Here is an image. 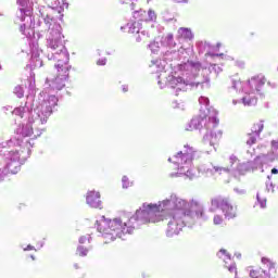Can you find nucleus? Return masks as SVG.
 I'll use <instances>...</instances> for the list:
<instances>
[{"label": "nucleus", "instance_id": "nucleus-15", "mask_svg": "<svg viewBox=\"0 0 278 278\" xmlns=\"http://www.w3.org/2000/svg\"><path fill=\"white\" fill-rule=\"evenodd\" d=\"M198 170L202 175H205V177H214V175H223V173H229V167L201 165Z\"/></svg>", "mask_w": 278, "mask_h": 278}, {"label": "nucleus", "instance_id": "nucleus-27", "mask_svg": "<svg viewBox=\"0 0 278 278\" xmlns=\"http://www.w3.org/2000/svg\"><path fill=\"white\" fill-rule=\"evenodd\" d=\"M217 257H219V260H223L225 264H228L229 262H231V254H229V252H227V250L225 249H220L217 252Z\"/></svg>", "mask_w": 278, "mask_h": 278}, {"label": "nucleus", "instance_id": "nucleus-24", "mask_svg": "<svg viewBox=\"0 0 278 278\" xmlns=\"http://www.w3.org/2000/svg\"><path fill=\"white\" fill-rule=\"evenodd\" d=\"M150 68L152 73H162V71H164V65L162 64V60L151 61Z\"/></svg>", "mask_w": 278, "mask_h": 278}, {"label": "nucleus", "instance_id": "nucleus-5", "mask_svg": "<svg viewBox=\"0 0 278 278\" xmlns=\"http://www.w3.org/2000/svg\"><path fill=\"white\" fill-rule=\"evenodd\" d=\"M199 103L201 105L200 112H203V115L193 117L186 126V131H194V129H203V125L206 129V134L203 137L204 144H210L214 151H216V142L218 138L223 136V131H214L218 127L217 112L214 109L210 108V98L201 96L199 98Z\"/></svg>", "mask_w": 278, "mask_h": 278}, {"label": "nucleus", "instance_id": "nucleus-29", "mask_svg": "<svg viewBox=\"0 0 278 278\" xmlns=\"http://www.w3.org/2000/svg\"><path fill=\"white\" fill-rule=\"evenodd\" d=\"M210 42L207 41H198V51L200 54L207 53L210 49Z\"/></svg>", "mask_w": 278, "mask_h": 278}, {"label": "nucleus", "instance_id": "nucleus-33", "mask_svg": "<svg viewBox=\"0 0 278 278\" xmlns=\"http://www.w3.org/2000/svg\"><path fill=\"white\" fill-rule=\"evenodd\" d=\"M210 73H214L216 75H220L223 73V67L217 64H211L208 67Z\"/></svg>", "mask_w": 278, "mask_h": 278}, {"label": "nucleus", "instance_id": "nucleus-57", "mask_svg": "<svg viewBox=\"0 0 278 278\" xmlns=\"http://www.w3.org/2000/svg\"><path fill=\"white\" fill-rule=\"evenodd\" d=\"M0 71H3V67L1 66V64H0Z\"/></svg>", "mask_w": 278, "mask_h": 278}, {"label": "nucleus", "instance_id": "nucleus-8", "mask_svg": "<svg viewBox=\"0 0 278 278\" xmlns=\"http://www.w3.org/2000/svg\"><path fill=\"white\" fill-rule=\"evenodd\" d=\"M197 150L189 144L185 146L184 151H179L176 155L168 157V162L174 164L178 172L170 173L169 177H186L187 179H195L197 174L192 168V160H194Z\"/></svg>", "mask_w": 278, "mask_h": 278}, {"label": "nucleus", "instance_id": "nucleus-18", "mask_svg": "<svg viewBox=\"0 0 278 278\" xmlns=\"http://www.w3.org/2000/svg\"><path fill=\"white\" fill-rule=\"evenodd\" d=\"M219 50H220V43H217L216 46H213L212 43H210V49L205 53L206 60L207 58H211L212 60H214L215 58H225L224 53H218Z\"/></svg>", "mask_w": 278, "mask_h": 278}, {"label": "nucleus", "instance_id": "nucleus-44", "mask_svg": "<svg viewBox=\"0 0 278 278\" xmlns=\"http://www.w3.org/2000/svg\"><path fill=\"white\" fill-rule=\"evenodd\" d=\"M23 251H36V248L31 244H28L26 248L23 249Z\"/></svg>", "mask_w": 278, "mask_h": 278}, {"label": "nucleus", "instance_id": "nucleus-35", "mask_svg": "<svg viewBox=\"0 0 278 278\" xmlns=\"http://www.w3.org/2000/svg\"><path fill=\"white\" fill-rule=\"evenodd\" d=\"M88 248H85L84 245H78L77 248V253L80 257H86V255H88Z\"/></svg>", "mask_w": 278, "mask_h": 278}, {"label": "nucleus", "instance_id": "nucleus-31", "mask_svg": "<svg viewBox=\"0 0 278 278\" xmlns=\"http://www.w3.org/2000/svg\"><path fill=\"white\" fill-rule=\"evenodd\" d=\"M257 138H260V135H255L254 132H249L247 144H249V147L255 144V142H257Z\"/></svg>", "mask_w": 278, "mask_h": 278}, {"label": "nucleus", "instance_id": "nucleus-52", "mask_svg": "<svg viewBox=\"0 0 278 278\" xmlns=\"http://www.w3.org/2000/svg\"><path fill=\"white\" fill-rule=\"evenodd\" d=\"M119 3H121L122 5H125V1H123V0H121Z\"/></svg>", "mask_w": 278, "mask_h": 278}, {"label": "nucleus", "instance_id": "nucleus-49", "mask_svg": "<svg viewBox=\"0 0 278 278\" xmlns=\"http://www.w3.org/2000/svg\"><path fill=\"white\" fill-rule=\"evenodd\" d=\"M136 42H142V37L140 35L136 37Z\"/></svg>", "mask_w": 278, "mask_h": 278}, {"label": "nucleus", "instance_id": "nucleus-21", "mask_svg": "<svg viewBox=\"0 0 278 278\" xmlns=\"http://www.w3.org/2000/svg\"><path fill=\"white\" fill-rule=\"evenodd\" d=\"M178 36L184 40H192L194 38V34H192V30L186 27H180L178 29Z\"/></svg>", "mask_w": 278, "mask_h": 278}, {"label": "nucleus", "instance_id": "nucleus-50", "mask_svg": "<svg viewBox=\"0 0 278 278\" xmlns=\"http://www.w3.org/2000/svg\"><path fill=\"white\" fill-rule=\"evenodd\" d=\"M278 174V169L277 168H273L271 169V175H277Z\"/></svg>", "mask_w": 278, "mask_h": 278}, {"label": "nucleus", "instance_id": "nucleus-47", "mask_svg": "<svg viewBox=\"0 0 278 278\" xmlns=\"http://www.w3.org/2000/svg\"><path fill=\"white\" fill-rule=\"evenodd\" d=\"M235 257H237V260H242V254L240 252H236Z\"/></svg>", "mask_w": 278, "mask_h": 278}, {"label": "nucleus", "instance_id": "nucleus-58", "mask_svg": "<svg viewBox=\"0 0 278 278\" xmlns=\"http://www.w3.org/2000/svg\"><path fill=\"white\" fill-rule=\"evenodd\" d=\"M267 179L270 181V176H267Z\"/></svg>", "mask_w": 278, "mask_h": 278}, {"label": "nucleus", "instance_id": "nucleus-28", "mask_svg": "<svg viewBox=\"0 0 278 278\" xmlns=\"http://www.w3.org/2000/svg\"><path fill=\"white\" fill-rule=\"evenodd\" d=\"M161 47L162 43H160L159 41H152L148 45V49H150L153 55H157V53H160Z\"/></svg>", "mask_w": 278, "mask_h": 278}, {"label": "nucleus", "instance_id": "nucleus-55", "mask_svg": "<svg viewBox=\"0 0 278 278\" xmlns=\"http://www.w3.org/2000/svg\"><path fill=\"white\" fill-rule=\"evenodd\" d=\"M174 103H176L175 108H179V104H177V102H174Z\"/></svg>", "mask_w": 278, "mask_h": 278}, {"label": "nucleus", "instance_id": "nucleus-54", "mask_svg": "<svg viewBox=\"0 0 278 278\" xmlns=\"http://www.w3.org/2000/svg\"><path fill=\"white\" fill-rule=\"evenodd\" d=\"M134 5H135L134 3L130 4L131 10H134Z\"/></svg>", "mask_w": 278, "mask_h": 278}, {"label": "nucleus", "instance_id": "nucleus-12", "mask_svg": "<svg viewBox=\"0 0 278 278\" xmlns=\"http://www.w3.org/2000/svg\"><path fill=\"white\" fill-rule=\"evenodd\" d=\"M132 16L136 22L128 23L126 26H122L121 29L123 30L127 27L128 34H140V30L142 29V24L140 22L144 21L142 16H147V11H135Z\"/></svg>", "mask_w": 278, "mask_h": 278}, {"label": "nucleus", "instance_id": "nucleus-23", "mask_svg": "<svg viewBox=\"0 0 278 278\" xmlns=\"http://www.w3.org/2000/svg\"><path fill=\"white\" fill-rule=\"evenodd\" d=\"M261 262H262V264L264 266H266V268H268V270H266V271L269 273V275L273 276V273H276V270H275V262H273L270 258L262 257Z\"/></svg>", "mask_w": 278, "mask_h": 278}, {"label": "nucleus", "instance_id": "nucleus-22", "mask_svg": "<svg viewBox=\"0 0 278 278\" xmlns=\"http://www.w3.org/2000/svg\"><path fill=\"white\" fill-rule=\"evenodd\" d=\"M161 45L163 47H169V49H173V47H175V45H176L173 34H168L165 37H162Z\"/></svg>", "mask_w": 278, "mask_h": 278}, {"label": "nucleus", "instance_id": "nucleus-42", "mask_svg": "<svg viewBox=\"0 0 278 278\" xmlns=\"http://www.w3.org/2000/svg\"><path fill=\"white\" fill-rule=\"evenodd\" d=\"M244 61L237 60L235 61V65L238 66V68H244Z\"/></svg>", "mask_w": 278, "mask_h": 278}, {"label": "nucleus", "instance_id": "nucleus-25", "mask_svg": "<svg viewBox=\"0 0 278 278\" xmlns=\"http://www.w3.org/2000/svg\"><path fill=\"white\" fill-rule=\"evenodd\" d=\"M251 94V92H248V94L241 99L243 105H257V98Z\"/></svg>", "mask_w": 278, "mask_h": 278}, {"label": "nucleus", "instance_id": "nucleus-19", "mask_svg": "<svg viewBox=\"0 0 278 278\" xmlns=\"http://www.w3.org/2000/svg\"><path fill=\"white\" fill-rule=\"evenodd\" d=\"M248 270L252 278H275L270 275V271H267L266 269H253V267H249Z\"/></svg>", "mask_w": 278, "mask_h": 278}, {"label": "nucleus", "instance_id": "nucleus-6", "mask_svg": "<svg viewBox=\"0 0 278 278\" xmlns=\"http://www.w3.org/2000/svg\"><path fill=\"white\" fill-rule=\"evenodd\" d=\"M16 146V140H8L0 142V155L7 161L3 169L0 168V181H3L8 174L16 175L21 170V166L27 162L29 155H31V149L34 143L26 142L25 148L12 149Z\"/></svg>", "mask_w": 278, "mask_h": 278}, {"label": "nucleus", "instance_id": "nucleus-36", "mask_svg": "<svg viewBox=\"0 0 278 278\" xmlns=\"http://www.w3.org/2000/svg\"><path fill=\"white\" fill-rule=\"evenodd\" d=\"M224 220H225V219L223 218V215L216 214V215H214V217H213V223H214V225H223Z\"/></svg>", "mask_w": 278, "mask_h": 278}, {"label": "nucleus", "instance_id": "nucleus-9", "mask_svg": "<svg viewBox=\"0 0 278 278\" xmlns=\"http://www.w3.org/2000/svg\"><path fill=\"white\" fill-rule=\"evenodd\" d=\"M18 5L17 18L22 22L20 31L28 40L36 38L34 30V5H38V0H16Z\"/></svg>", "mask_w": 278, "mask_h": 278}, {"label": "nucleus", "instance_id": "nucleus-37", "mask_svg": "<svg viewBox=\"0 0 278 278\" xmlns=\"http://www.w3.org/2000/svg\"><path fill=\"white\" fill-rule=\"evenodd\" d=\"M148 18H149V21H156L157 20V15H155V11H153V10H149L148 11Z\"/></svg>", "mask_w": 278, "mask_h": 278}, {"label": "nucleus", "instance_id": "nucleus-13", "mask_svg": "<svg viewBox=\"0 0 278 278\" xmlns=\"http://www.w3.org/2000/svg\"><path fill=\"white\" fill-rule=\"evenodd\" d=\"M68 79V72L64 73L61 72L58 73L56 77L54 78H47L46 85L49 86L50 90L53 92H59V90H62L66 86V80Z\"/></svg>", "mask_w": 278, "mask_h": 278}, {"label": "nucleus", "instance_id": "nucleus-1", "mask_svg": "<svg viewBox=\"0 0 278 278\" xmlns=\"http://www.w3.org/2000/svg\"><path fill=\"white\" fill-rule=\"evenodd\" d=\"M191 207H195L198 220H207L203 202L194 199L188 201L177 193H172L159 203H143L134 215L125 213L114 219H106L105 216H101L96 225L99 233L105 240V244H110L116 238L125 240V236H131L140 225L160 223L164 218H168L166 236L173 238V236H179L184 227L194 225Z\"/></svg>", "mask_w": 278, "mask_h": 278}, {"label": "nucleus", "instance_id": "nucleus-26", "mask_svg": "<svg viewBox=\"0 0 278 278\" xmlns=\"http://www.w3.org/2000/svg\"><path fill=\"white\" fill-rule=\"evenodd\" d=\"M264 131V121H258L257 123L253 124L251 128V134H254L255 136H260Z\"/></svg>", "mask_w": 278, "mask_h": 278}, {"label": "nucleus", "instance_id": "nucleus-51", "mask_svg": "<svg viewBox=\"0 0 278 278\" xmlns=\"http://www.w3.org/2000/svg\"><path fill=\"white\" fill-rule=\"evenodd\" d=\"M232 103H233V105H237V104H238V101H237V100H233Z\"/></svg>", "mask_w": 278, "mask_h": 278}, {"label": "nucleus", "instance_id": "nucleus-32", "mask_svg": "<svg viewBox=\"0 0 278 278\" xmlns=\"http://www.w3.org/2000/svg\"><path fill=\"white\" fill-rule=\"evenodd\" d=\"M131 186H134V182L129 180V177L123 176L122 188H124V190H127V188H131Z\"/></svg>", "mask_w": 278, "mask_h": 278}, {"label": "nucleus", "instance_id": "nucleus-16", "mask_svg": "<svg viewBox=\"0 0 278 278\" xmlns=\"http://www.w3.org/2000/svg\"><path fill=\"white\" fill-rule=\"evenodd\" d=\"M86 203L89 207H93L94 210H103L101 193L98 191H88L86 195Z\"/></svg>", "mask_w": 278, "mask_h": 278}, {"label": "nucleus", "instance_id": "nucleus-17", "mask_svg": "<svg viewBox=\"0 0 278 278\" xmlns=\"http://www.w3.org/2000/svg\"><path fill=\"white\" fill-rule=\"evenodd\" d=\"M30 45V68H41L42 59H40V50L38 49V43L29 42Z\"/></svg>", "mask_w": 278, "mask_h": 278}, {"label": "nucleus", "instance_id": "nucleus-38", "mask_svg": "<svg viewBox=\"0 0 278 278\" xmlns=\"http://www.w3.org/2000/svg\"><path fill=\"white\" fill-rule=\"evenodd\" d=\"M267 192H275V185L271 181L266 182Z\"/></svg>", "mask_w": 278, "mask_h": 278}, {"label": "nucleus", "instance_id": "nucleus-45", "mask_svg": "<svg viewBox=\"0 0 278 278\" xmlns=\"http://www.w3.org/2000/svg\"><path fill=\"white\" fill-rule=\"evenodd\" d=\"M122 90H123V92H129V86L123 85Z\"/></svg>", "mask_w": 278, "mask_h": 278}, {"label": "nucleus", "instance_id": "nucleus-39", "mask_svg": "<svg viewBox=\"0 0 278 278\" xmlns=\"http://www.w3.org/2000/svg\"><path fill=\"white\" fill-rule=\"evenodd\" d=\"M108 64V59L102 58L97 61L98 66H105Z\"/></svg>", "mask_w": 278, "mask_h": 278}, {"label": "nucleus", "instance_id": "nucleus-10", "mask_svg": "<svg viewBox=\"0 0 278 278\" xmlns=\"http://www.w3.org/2000/svg\"><path fill=\"white\" fill-rule=\"evenodd\" d=\"M217 210H220L226 220H233V218H238V206L233 205L229 198H225V197L213 198L211 200V206L208 207V212L214 213Z\"/></svg>", "mask_w": 278, "mask_h": 278}, {"label": "nucleus", "instance_id": "nucleus-30", "mask_svg": "<svg viewBox=\"0 0 278 278\" xmlns=\"http://www.w3.org/2000/svg\"><path fill=\"white\" fill-rule=\"evenodd\" d=\"M13 94H15L17 99H23L25 97V89L23 88V86L17 85L13 89Z\"/></svg>", "mask_w": 278, "mask_h": 278}, {"label": "nucleus", "instance_id": "nucleus-43", "mask_svg": "<svg viewBox=\"0 0 278 278\" xmlns=\"http://www.w3.org/2000/svg\"><path fill=\"white\" fill-rule=\"evenodd\" d=\"M233 190L237 194H247V190L244 189L235 188Z\"/></svg>", "mask_w": 278, "mask_h": 278}, {"label": "nucleus", "instance_id": "nucleus-48", "mask_svg": "<svg viewBox=\"0 0 278 278\" xmlns=\"http://www.w3.org/2000/svg\"><path fill=\"white\" fill-rule=\"evenodd\" d=\"M140 34L141 36H147V38H149V33L147 30H142Z\"/></svg>", "mask_w": 278, "mask_h": 278}, {"label": "nucleus", "instance_id": "nucleus-7", "mask_svg": "<svg viewBox=\"0 0 278 278\" xmlns=\"http://www.w3.org/2000/svg\"><path fill=\"white\" fill-rule=\"evenodd\" d=\"M275 160H278V141L273 140L271 152L267 154H261L253 161L240 163L238 156L233 154L230 155V168H228V173H232L235 177L247 175V173H251V170H261L264 173V168H268V166H270Z\"/></svg>", "mask_w": 278, "mask_h": 278}, {"label": "nucleus", "instance_id": "nucleus-2", "mask_svg": "<svg viewBox=\"0 0 278 278\" xmlns=\"http://www.w3.org/2000/svg\"><path fill=\"white\" fill-rule=\"evenodd\" d=\"M62 7H45V5H35L39 12L40 20L38 21V27L49 31L47 36V47L53 51L51 54H48V60H54L56 62L54 67L56 73L62 75V73H70L72 66L68 64L71 62V54L64 46V35L62 34V25L58 21L64 18V8L68 10V2L62 0Z\"/></svg>", "mask_w": 278, "mask_h": 278}, {"label": "nucleus", "instance_id": "nucleus-20", "mask_svg": "<svg viewBox=\"0 0 278 278\" xmlns=\"http://www.w3.org/2000/svg\"><path fill=\"white\" fill-rule=\"evenodd\" d=\"M231 84H232L233 90H237L239 92H244L245 94H248L249 88L247 87V83L240 81L238 79L237 80L232 79Z\"/></svg>", "mask_w": 278, "mask_h": 278}, {"label": "nucleus", "instance_id": "nucleus-11", "mask_svg": "<svg viewBox=\"0 0 278 278\" xmlns=\"http://www.w3.org/2000/svg\"><path fill=\"white\" fill-rule=\"evenodd\" d=\"M26 117H28V122L24 125H22L20 128H17V134L20 136H22L23 138H30V140H26L24 142V147H20L21 149H25V147H27V142H30L34 147V142H31L33 140H36V138H40V136H42V128H37L36 127H40V125H36L34 122L36 121V118H34L31 115H27ZM35 127V130H34Z\"/></svg>", "mask_w": 278, "mask_h": 278}, {"label": "nucleus", "instance_id": "nucleus-14", "mask_svg": "<svg viewBox=\"0 0 278 278\" xmlns=\"http://www.w3.org/2000/svg\"><path fill=\"white\" fill-rule=\"evenodd\" d=\"M265 84H266V77H264L263 75H258L248 80L245 86L249 92H251L252 94H255V92H261Z\"/></svg>", "mask_w": 278, "mask_h": 278}, {"label": "nucleus", "instance_id": "nucleus-41", "mask_svg": "<svg viewBox=\"0 0 278 278\" xmlns=\"http://www.w3.org/2000/svg\"><path fill=\"white\" fill-rule=\"evenodd\" d=\"M86 240H88V242H90L91 238L90 237L87 238V237L83 236L79 238L78 242H79V244H85Z\"/></svg>", "mask_w": 278, "mask_h": 278}, {"label": "nucleus", "instance_id": "nucleus-4", "mask_svg": "<svg viewBox=\"0 0 278 278\" xmlns=\"http://www.w3.org/2000/svg\"><path fill=\"white\" fill-rule=\"evenodd\" d=\"M58 97L47 94L46 91H42L37 100H34L33 94H28L24 106L15 108L12 114L20 116V118L33 116L35 126L45 125L49 121V116L54 113L55 108H58Z\"/></svg>", "mask_w": 278, "mask_h": 278}, {"label": "nucleus", "instance_id": "nucleus-53", "mask_svg": "<svg viewBox=\"0 0 278 278\" xmlns=\"http://www.w3.org/2000/svg\"><path fill=\"white\" fill-rule=\"evenodd\" d=\"M30 258H31V260H36V256H34V255H30Z\"/></svg>", "mask_w": 278, "mask_h": 278}, {"label": "nucleus", "instance_id": "nucleus-34", "mask_svg": "<svg viewBox=\"0 0 278 278\" xmlns=\"http://www.w3.org/2000/svg\"><path fill=\"white\" fill-rule=\"evenodd\" d=\"M256 201L262 210H266V198H261L260 193H257Z\"/></svg>", "mask_w": 278, "mask_h": 278}, {"label": "nucleus", "instance_id": "nucleus-3", "mask_svg": "<svg viewBox=\"0 0 278 278\" xmlns=\"http://www.w3.org/2000/svg\"><path fill=\"white\" fill-rule=\"evenodd\" d=\"M201 68V62L188 61L187 63L178 65V71L168 75L165 81L160 79L162 76H157V85L161 89L166 88V86L173 88L176 90V97H179V92H186L188 88L207 90L211 86L210 77H205L202 81H197V76Z\"/></svg>", "mask_w": 278, "mask_h": 278}, {"label": "nucleus", "instance_id": "nucleus-40", "mask_svg": "<svg viewBox=\"0 0 278 278\" xmlns=\"http://www.w3.org/2000/svg\"><path fill=\"white\" fill-rule=\"evenodd\" d=\"M229 273H235L236 277H238V270L236 269V263H232L229 267H228Z\"/></svg>", "mask_w": 278, "mask_h": 278}, {"label": "nucleus", "instance_id": "nucleus-46", "mask_svg": "<svg viewBox=\"0 0 278 278\" xmlns=\"http://www.w3.org/2000/svg\"><path fill=\"white\" fill-rule=\"evenodd\" d=\"M174 3H188V0H172Z\"/></svg>", "mask_w": 278, "mask_h": 278}, {"label": "nucleus", "instance_id": "nucleus-56", "mask_svg": "<svg viewBox=\"0 0 278 278\" xmlns=\"http://www.w3.org/2000/svg\"><path fill=\"white\" fill-rule=\"evenodd\" d=\"M75 268H79V266L77 264L74 265Z\"/></svg>", "mask_w": 278, "mask_h": 278}]
</instances>
